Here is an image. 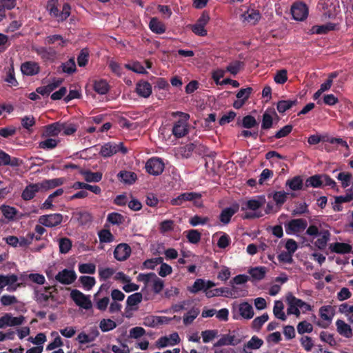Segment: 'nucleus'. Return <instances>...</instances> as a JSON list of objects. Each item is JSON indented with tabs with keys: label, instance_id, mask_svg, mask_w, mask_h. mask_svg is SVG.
I'll list each match as a JSON object with an SVG mask.
<instances>
[{
	"label": "nucleus",
	"instance_id": "obj_51",
	"mask_svg": "<svg viewBox=\"0 0 353 353\" xmlns=\"http://www.w3.org/2000/svg\"><path fill=\"white\" fill-rule=\"evenodd\" d=\"M199 314V310L197 308H192L183 316V323L185 325L191 324L193 321L197 317Z\"/></svg>",
	"mask_w": 353,
	"mask_h": 353
},
{
	"label": "nucleus",
	"instance_id": "obj_28",
	"mask_svg": "<svg viewBox=\"0 0 353 353\" xmlns=\"http://www.w3.org/2000/svg\"><path fill=\"white\" fill-rule=\"evenodd\" d=\"M285 185L293 191L303 190L305 185L301 176H295L292 179L287 180Z\"/></svg>",
	"mask_w": 353,
	"mask_h": 353
},
{
	"label": "nucleus",
	"instance_id": "obj_29",
	"mask_svg": "<svg viewBox=\"0 0 353 353\" xmlns=\"http://www.w3.org/2000/svg\"><path fill=\"white\" fill-rule=\"evenodd\" d=\"M290 194L285 191H275L272 194H268V197H272L278 207L282 206L287 201L288 196Z\"/></svg>",
	"mask_w": 353,
	"mask_h": 353
},
{
	"label": "nucleus",
	"instance_id": "obj_52",
	"mask_svg": "<svg viewBox=\"0 0 353 353\" xmlns=\"http://www.w3.org/2000/svg\"><path fill=\"white\" fill-rule=\"evenodd\" d=\"M58 143V140L48 137L46 140L39 143V148L43 150H52L57 146Z\"/></svg>",
	"mask_w": 353,
	"mask_h": 353
},
{
	"label": "nucleus",
	"instance_id": "obj_26",
	"mask_svg": "<svg viewBox=\"0 0 353 353\" xmlns=\"http://www.w3.org/2000/svg\"><path fill=\"white\" fill-rule=\"evenodd\" d=\"M118 152V147L116 143H107L101 146L99 154L103 157H110Z\"/></svg>",
	"mask_w": 353,
	"mask_h": 353
},
{
	"label": "nucleus",
	"instance_id": "obj_58",
	"mask_svg": "<svg viewBox=\"0 0 353 353\" xmlns=\"http://www.w3.org/2000/svg\"><path fill=\"white\" fill-rule=\"evenodd\" d=\"M205 281L202 279H197L192 286L188 288V291L192 294H196L199 291H205Z\"/></svg>",
	"mask_w": 353,
	"mask_h": 353
},
{
	"label": "nucleus",
	"instance_id": "obj_34",
	"mask_svg": "<svg viewBox=\"0 0 353 353\" xmlns=\"http://www.w3.org/2000/svg\"><path fill=\"white\" fill-rule=\"evenodd\" d=\"M297 99L294 100H281L277 103L276 108L279 113H284L290 110L293 105H296Z\"/></svg>",
	"mask_w": 353,
	"mask_h": 353
},
{
	"label": "nucleus",
	"instance_id": "obj_39",
	"mask_svg": "<svg viewBox=\"0 0 353 353\" xmlns=\"http://www.w3.org/2000/svg\"><path fill=\"white\" fill-rule=\"evenodd\" d=\"M244 67V63L241 61H234L231 62L225 68V71L231 74L236 75Z\"/></svg>",
	"mask_w": 353,
	"mask_h": 353
},
{
	"label": "nucleus",
	"instance_id": "obj_8",
	"mask_svg": "<svg viewBox=\"0 0 353 353\" xmlns=\"http://www.w3.org/2000/svg\"><path fill=\"white\" fill-rule=\"evenodd\" d=\"M63 215L60 213H54L40 216L39 223L48 228L56 227L61 223Z\"/></svg>",
	"mask_w": 353,
	"mask_h": 353
},
{
	"label": "nucleus",
	"instance_id": "obj_3",
	"mask_svg": "<svg viewBox=\"0 0 353 353\" xmlns=\"http://www.w3.org/2000/svg\"><path fill=\"white\" fill-rule=\"evenodd\" d=\"M201 198V194L200 193L186 192L172 199L171 203L173 205H182L185 201H193L195 206L200 207L202 205Z\"/></svg>",
	"mask_w": 353,
	"mask_h": 353
},
{
	"label": "nucleus",
	"instance_id": "obj_18",
	"mask_svg": "<svg viewBox=\"0 0 353 353\" xmlns=\"http://www.w3.org/2000/svg\"><path fill=\"white\" fill-rule=\"evenodd\" d=\"M61 122L57 121L44 126L43 137H57L61 133Z\"/></svg>",
	"mask_w": 353,
	"mask_h": 353
},
{
	"label": "nucleus",
	"instance_id": "obj_4",
	"mask_svg": "<svg viewBox=\"0 0 353 353\" xmlns=\"http://www.w3.org/2000/svg\"><path fill=\"white\" fill-rule=\"evenodd\" d=\"M32 50L37 53L44 62H54L57 58V52L53 47L33 46Z\"/></svg>",
	"mask_w": 353,
	"mask_h": 353
},
{
	"label": "nucleus",
	"instance_id": "obj_20",
	"mask_svg": "<svg viewBox=\"0 0 353 353\" xmlns=\"http://www.w3.org/2000/svg\"><path fill=\"white\" fill-rule=\"evenodd\" d=\"M40 190V186L38 183H31L26 187L23 190L21 197L25 201H29L32 199L36 193Z\"/></svg>",
	"mask_w": 353,
	"mask_h": 353
},
{
	"label": "nucleus",
	"instance_id": "obj_32",
	"mask_svg": "<svg viewBox=\"0 0 353 353\" xmlns=\"http://www.w3.org/2000/svg\"><path fill=\"white\" fill-rule=\"evenodd\" d=\"M323 184V181L321 179V174H315L308 177L305 182V187H312L318 188L321 187Z\"/></svg>",
	"mask_w": 353,
	"mask_h": 353
},
{
	"label": "nucleus",
	"instance_id": "obj_17",
	"mask_svg": "<svg viewBox=\"0 0 353 353\" xmlns=\"http://www.w3.org/2000/svg\"><path fill=\"white\" fill-rule=\"evenodd\" d=\"M241 343V339L236 338L235 335L223 334L214 344V347H221L224 345H236Z\"/></svg>",
	"mask_w": 353,
	"mask_h": 353
},
{
	"label": "nucleus",
	"instance_id": "obj_15",
	"mask_svg": "<svg viewBox=\"0 0 353 353\" xmlns=\"http://www.w3.org/2000/svg\"><path fill=\"white\" fill-rule=\"evenodd\" d=\"M136 92L141 97L148 98L152 94V85L146 81H139L136 85Z\"/></svg>",
	"mask_w": 353,
	"mask_h": 353
},
{
	"label": "nucleus",
	"instance_id": "obj_47",
	"mask_svg": "<svg viewBox=\"0 0 353 353\" xmlns=\"http://www.w3.org/2000/svg\"><path fill=\"white\" fill-rule=\"evenodd\" d=\"M117 327V323L110 319H103L99 323V327L103 332L114 330Z\"/></svg>",
	"mask_w": 353,
	"mask_h": 353
},
{
	"label": "nucleus",
	"instance_id": "obj_27",
	"mask_svg": "<svg viewBox=\"0 0 353 353\" xmlns=\"http://www.w3.org/2000/svg\"><path fill=\"white\" fill-rule=\"evenodd\" d=\"M242 17L251 25H255L261 19V14L258 10L251 9L245 12Z\"/></svg>",
	"mask_w": 353,
	"mask_h": 353
},
{
	"label": "nucleus",
	"instance_id": "obj_14",
	"mask_svg": "<svg viewBox=\"0 0 353 353\" xmlns=\"http://www.w3.org/2000/svg\"><path fill=\"white\" fill-rule=\"evenodd\" d=\"M239 205L234 203L232 206L224 208L219 214L220 221L227 225L230 222L231 218L239 211Z\"/></svg>",
	"mask_w": 353,
	"mask_h": 353
},
{
	"label": "nucleus",
	"instance_id": "obj_22",
	"mask_svg": "<svg viewBox=\"0 0 353 353\" xmlns=\"http://www.w3.org/2000/svg\"><path fill=\"white\" fill-rule=\"evenodd\" d=\"M352 245L345 243H334L330 245L331 252L337 254H347L352 252Z\"/></svg>",
	"mask_w": 353,
	"mask_h": 353
},
{
	"label": "nucleus",
	"instance_id": "obj_38",
	"mask_svg": "<svg viewBox=\"0 0 353 353\" xmlns=\"http://www.w3.org/2000/svg\"><path fill=\"white\" fill-rule=\"evenodd\" d=\"M292 299H296V297L291 293H289L286 297V301L289 305L287 310V313L288 314H294L296 316H299L300 315L299 306H296L293 304L294 301H292Z\"/></svg>",
	"mask_w": 353,
	"mask_h": 353
},
{
	"label": "nucleus",
	"instance_id": "obj_19",
	"mask_svg": "<svg viewBox=\"0 0 353 353\" xmlns=\"http://www.w3.org/2000/svg\"><path fill=\"white\" fill-rule=\"evenodd\" d=\"M21 161L17 157H11L8 154L0 150V166L10 165L17 167L20 165Z\"/></svg>",
	"mask_w": 353,
	"mask_h": 353
},
{
	"label": "nucleus",
	"instance_id": "obj_13",
	"mask_svg": "<svg viewBox=\"0 0 353 353\" xmlns=\"http://www.w3.org/2000/svg\"><path fill=\"white\" fill-rule=\"evenodd\" d=\"M132 250L127 243H120L114 249V257L119 261H125L131 254Z\"/></svg>",
	"mask_w": 353,
	"mask_h": 353
},
{
	"label": "nucleus",
	"instance_id": "obj_62",
	"mask_svg": "<svg viewBox=\"0 0 353 353\" xmlns=\"http://www.w3.org/2000/svg\"><path fill=\"white\" fill-rule=\"evenodd\" d=\"M89 60V52L88 49L83 48L81 50L79 54L77 57V63L79 67L85 66Z\"/></svg>",
	"mask_w": 353,
	"mask_h": 353
},
{
	"label": "nucleus",
	"instance_id": "obj_11",
	"mask_svg": "<svg viewBox=\"0 0 353 353\" xmlns=\"http://www.w3.org/2000/svg\"><path fill=\"white\" fill-rule=\"evenodd\" d=\"M307 226V222L304 219H292L285 225V230L288 234L297 233L304 230Z\"/></svg>",
	"mask_w": 353,
	"mask_h": 353
},
{
	"label": "nucleus",
	"instance_id": "obj_41",
	"mask_svg": "<svg viewBox=\"0 0 353 353\" xmlns=\"http://www.w3.org/2000/svg\"><path fill=\"white\" fill-rule=\"evenodd\" d=\"M99 332L97 330L92 333V335L87 334L85 332H81L77 336V340L81 344L88 343L94 341L95 338L98 336Z\"/></svg>",
	"mask_w": 353,
	"mask_h": 353
},
{
	"label": "nucleus",
	"instance_id": "obj_5",
	"mask_svg": "<svg viewBox=\"0 0 353 353\" xmlns=\"http://www.w3.org/2000/svg\"><path fill=\"white\" fill-rule=\"evenodd\" d=\"M145 168L148 174L159 176L163 172L165 165L161 158L152 157L146 161Z\"/></svg>",
	"mask_w": 353,
	"mask_h": 353
},
{
	"label": "nucleus",
	"instance_id": "obj_57",
	"mask_svg": "<svg viewBox=\"0 0 353 353\" xmlns=\"http://www.w3.org/2000/svg\"><path fill=\"white\" fill-rule=\"evenodd\" d=\"M125 68L138 74H144L148 73L144 67L139 61L125 64Z\"/></svg>",
	"mask_w": 353,
	"mask_h": 353
},
{
	"label": "nucleus",
	"instance_id": "obj_2",
	"mask_svg": "<svg viewBox=\"0 0 353 353\" xmlns=\"http://www.w3.org/2000/svg\"><path fill=\"white\" fill-rule=\"evenodd\" d=\"M174 114L179 115L181 119L174 123L172 132L175 137L182 138L189 132L188 121L190 115L182 112H176Z\"/></svg>",
	"mask_w": 353,
	"mask_h": 353
},
{
	"label": "nucleus",
	"instance_id": "obj_21",
	"mask_svg": "<svg viewBox=\"0 0 353 353\" xmlns=\"http://www.w3.org/2000/svg\"><path fill=\"white\" fill-rule=\"evenodd\" d=\"M336 330L339 334L346 338L352 336V330L350 325L347 324L344 321L338 319L336 321Z\"/></svg>",
	"mask_w": 353,
	"mask_h": 353
},
{
	"label": "nucleus",
	"instance_id": "obj_64",
	"mask_svg": "<svg viewBox=\"0 0 353 353\" xmlns=\"http://www.w3.org/2000/svg\"><path fill=\"white\" fill-rule=\"evenodd\" d=\"M352 200H353V187L347 190L345 196H338L335 197V203L337 204L350 202Z\"/></svg>",
	"mask_w": 353,
	"mask_h": 353
},
{
	"label": "nucleus",
	"instance_id": "obj_23",
	"mask_svg": "<svg viewBox=\"0 0 353 353\" xmlns=\"http://www.w3.org/2000/svg\"><path fill=\"white\" fill-rule=\"evenodd\" d=\"M117 177L120 181L128 185L133 184L137 179L136 173L126 170L120 171Z\"/></svg>",
	"mask_w": 353,
	"mask_h": 353
},
{
	"label": "nucleus",
	"instance_id": "obj_24",
	"mask_svg": "<svg viewBox=\"0 0 353 353\" xmlns=\"http://www.w3.org/2000/svg\"><path fill=\"white\" fill-rule=\"evenodd\" d=\"M63 178H55L52 179H46L39 183L40 189L49 190L63 184Z\"/></svg>",
	"mask_w": 353,
	"mask_h": 353
},
{
	"label": "nucleus",
	"instance_id": "obj_63",
	"mask_svg": "<svg viewBox=\"0 0 353 353\" xmlns=\"http://www.w3.org/2000/svg\"><path fill=\"white\" fill-rule=\"evenodd\" d=\"M78 268H79V271L81 274H94L95 271H96V265L94 263H79Z\"/></svg>",
	"mask_w": 353,
	"mask_h": 353
},
{
	"label": "nucleus",
	"instance_id": "obj_54",
	"mask_svg": "<svg viewBox=\"0 0 353 353\" xmlns=\"http://www.w3.org/2000/svg\"><path fill=\"white\" fill-rule=\"evenodd\" d=\"M241 125L245 128L250 129L258 126L259 123L254 117L247 115L242 119Z\"/></svg>",
	"mask_w": 353,
	"mask_h": 353
},
{
	"label": "nucleus",
	"instance_id": "obj_48",
	"mask_svg": "<svg viewBox=\"0 0 353 353\" xmlns=\"http://www.w3.org/2000/svg\"><path fill=\"white\" fill-rule=\"evenodd\" d=\"M79 281L83 288L86 290H90L96 283V280L93 276H81L79 277Z\"/></svg>",
	"mask_w": 353,
	"mask_h": 353
},
{
	"label": "nucleus",
	"instance_id": "obj_59",
	"mask_svg": "<svg viewBox=\"0 0 353 353\" xmlns=\"http://www.w3.org/2000/svg\"><path fill=\"white\" fill-rule=\"evenodd\" d=\"M77 219L81 225H87L92 221V216L88 211L77 213Z\"/></svg>",
	"mask_w": 353,
	"mask_h": 353
},
{
	"label": "nucleus",
	"instance_id": "obj_55",
	"mask_svg": "<svg viewBox=\"0 0 353 353\" xmlns=\"http://www.w3.org/2000/svg\"><path fill=\"white\" fill-rule=\"evenodd\" d=\"M83 175L87 182H99L102 179L103 176L100 172H93L92 171H85Z\"/></svg>",
	"mask_w": 353,
	"mask_h": 353
},
{
	"label": "nucleus",
	"instance_id": "obj_61",
	"mask_svg": "<svg viewBox=\"0 0 353 353\" xmlns=\"http://www.w3.org/2000/svg\"><path fill=\"white\" fill-rule=\"evenodd\" d=\"M268 319L269 316L267 313L255 318L252 323V328L256 330H259Z\"/></svg>",
	"mask_w": 353,
	"mask_h": 353
},
{
	"label": "nucleus",
	"instance_id": "obj_33",
	"mask_svg": "<svg viewBox=\"0 0 353 353\" xmlns=\"http://www.w3.org/2000/svg\"><path fill=\"white\" fill-rule=\"evenodd\" d=\"M319 315L322 319L331 321L334 315V310L331 305H323L319 309Z\"/></svg>",
	"mask_w": 353,
	"mask_h": 353
},
{
	"label": "nucleus",
	"instance_id": "obj_37",
	"mask_svg": "<svg viewBox=\"0 0 353 353\" xmlns=\"http://www.w3.org/2000/svg\"><path fill=\"white\" fill-rule=\"evenodd\" d=\"M98 236L101 243H110L114 241V236L110 230L102 229L98 232Z\"/></svg>",
	"mask_w": 353,
	"mask_h": 353
},
{
	"label": "nucleus",
	"instance_id": "obj_56",
	"mask_svg": "<svg viewBox=\"0 0 353 353\" xmlns=\"http://www.w3.org/2000/svg\"><path fill=\"white\" fill-rule=\"evenodd\" d=\"M34 299L42 307H47L48 302L50 300V296L46 293L40 292L37 290H34Z\"/></svg>",
	"mask_w": 353,
	"mask_h": 353
},
{
	"label": "nucleus",
	"instance_id": "obj_9",
	"mask_svg": "<svg viewBox=\"0 0 353 353\" xmlns=\"http://www.w3.org/2000/svg\"><path fill=\"white\" fill-rule=\"evenodd\" d=\"M291 14L296 21H303L308 15V8L303 2H295L291 7Z\"/></svg>",
	"mask_w": 353,
	"mask_h": 353
},
{
	"label": "nucleus",
	"instance_id": "obj_49",
	"mask_svg": "<svg viewBox=\"0 0 353 353\" xmlns=\"http://www.w3.org/2000/svg\"><path fill=\"white\" fill-rule=\"evenodd\" d=\"M330 233L328 230H325L322 232V236L321 238L318 239L315 241V245L319 250H324L327 245V241L330 240Z\"/></svg>",
	"mask_w": 353,
	"mask_h": 353
},
{
	"label": "nucleus",
	"instance_id": "obj_7",
	"mask_svg": "<svg viewBox=\"0 0 353 353\" xmlns=\"http://www.w3.org/2000/svg\"><path fill=\"white\" fill-rule=\"evenodd\" d=\"M70 297L78 306L85 310L92 308V304L89 296L81 291L76 289L72 290L70 292Z\"/></svg>",
	"mask_w": 353,
	"mask_h": 353
},
{
	"label": "nucleus",
	"instance_id": "obj_45",
	"mask_svg": "<svg viewBox=\"0 0 353 353\" xmlns=\"http://www.w3.org/2000/svg\"><path fill=\"white\" fill-rule=\"evenodd\" d=\"M107 221L112 225H119L125 221L124 216L117 212H111L108 214Z\"/></svg>",
	"mask_w": 353,
	"mask_h": 353
},
{
	"label": "nucleus",
	"instance_id": "obj_42",
	"mask_svg": "<svg viewBox=\"0 0 353 353\" xmlns=\"http://www.w3.org/2000/svg\"><path fill=\"white\" fill-rule=\"evenodd\" d=\"M284 305L281 301H276L273 308L274 315L282 321L286 319V316L283 312Z\"/></svg>",
	"mask_w": 353,
	"mask_h": 353
},
{
	"label": "nucleus",
	"instance_id": "obj_44",
	"mask_svg": "<svg viewBox=\"0 0 353 353\" xmlns=\"http://www.w3.org/2000/svg\"><path fill=\"white\" fill-rule=\"evenodd\" d=\"M57 41H59L58 46L61 47H64L67 43V40L64 39L60 34L48 36L45 39V43L48 45L54 44Z\"/></svg>",
	"mask_w": 353,
	"mask_h": 353
},
{
	"label": "nucleus",
	"instance_id": "obj_40",
	"mask_svg": "<svg viewBox=\"0 0 353 353\" xmlns=\"http://www.w3.org/2000/svg\"><path fill=\"white\" fill-rule=\"evenodd\" d=\"M266 272L267 268L265 267L259 266L252 268L249 273L253 279L259 281L265 277Z\"/></svg>",
	"mask_w": 353,
	"mask_h": 353
},
{
	"label": "nucleus",
	"instance_id": "obj_31",
	"mask_svg": "<svg viewBox=\"0 0 353 353\" xmlns=\"http://www.w3.org/2000/svg\"><path fill=\"white\" fill-rule=\"evenodd\" d=\"M274 124V121L272 117L268 114L267 112H264L262 116V122L261 126L260 135L262 136L264 134V132L270 129Z\"/></svg>",
	"mask_w": 353,
	"mask_h": 353
},
{
	"label": "nucleus",
	"instance_id": "obj_46",
	"mask_svg": "<svg viewBox=\"0 0 353 353\" xmlns=\"http://www.w3.org/2000/svg\"><path fill=\"white\" fill-rule=\"evenodd\" d=\"M293 126L292 125H286L278 130L273 137H270L272 141L274 139H279L287 137L292 131Z\"/></svg>",
	"mask_w": 353,
	"mask_h": 353
},
{
	"label": "nucleus",
	"instance_id": "obj_35",
	"mask_svg": "<svg viewBox=\"0 0 353 353\" xmlns=\"http://www.w3.org/2000/svg\"><path fill=\"white\" fill-rule=\"evenodd\" d=\"M94 90L99 94H105L110 90V85L105 80L100 79L94 81Z\"/></svg>",
	"mask_w": 353,
	"mask_h": 353
},
{
	"label": "nucleus",
	"instance_id": "obj_53",
	"mask_svg": "<svg viewBox=\"0 0 353 353\" xmlns=\"http://www.w3.org/2000/svg\"><path fill=\"white\" fill-rule=\"evenodd\" d=\"M95 301V307L100 311L106 310L108 305L110 303V298L108 296H104L102 298L97 296L96 299L94 297Z\"/></svg>",
	"mask_w": 353,
	"mask_h": 353
},
{
	"label": "nucleus",
	"instance_id": "obj_10",
	"mask_svg": "<svg viewBox=\"0 0 353 353\" xmlns=\"http://www.w3.org/2000/svg\"><path fill=\"white\" fill-rule=\"evenodd\" d=\"M143 295L141 292L134 293L127 298L126 307L125 308V317L130 318L131 314H128L129 311H135L138 305L142 301Z\"/></svg>",
	"mask_w": 353,
	"mask_h": 353
},
{
	"label": "nucleus",
	"instance_id": "obj_12",
	"mask_svg": "<svg viewBox=\"0 0 353 353\" xmlns=\"http://www.w3.org/2000/svg\"><path fill=\"white\" fill-rule=\"evenodd\" d=\"M55 279L63 285H70L77 279V274L73 270L64 269L57 273Z\"/></svg>",
	"mask_w": 353,
	"mask_h": 353
},
{
	"label": "nucleus",
	"instance_id": "obj_16",
	"mask_svg": "<svg viewBox=\"0 0 353 353\" xmlns=\"http://www.w3.org/2000/svg\"><path fill=\"white\" fill-rule=\"evenodd\" d=\"M21 70L23 74L33 76L40 72V67L37 62L26 61L21 64Z\"/></svg>",
	"mask_w": 353,
	"mask_h": 353
},
{
	"label": "nucleus",
	"instance_id": "obj_30",
	"mask_svg": "<svg viewBox=\"0 0 353 353\" xmlns=\"http://www.w3.org/2000/svg\"><path fill=\"white\" fill-rule=\"evenodd\" d=\"M240 314L246 319H250L254 316V311L252 305L248 302L241 303L239 306Z\"/></svg>",
	"mask_w": 353,
	"mask_h": 353
},
{
	"label": "nucleus",
	"instance_id": "obj_1",
	"mask_svg": "<svg viewBox=\"0 0 353 353\" xmlns=\"http://www.w3.org/2000/svg\"><path fill=\"white\" fill-rule=\"evenodd\" d=\"M50 14L56 18L58 21H63L70 14L71 7L69 3H65L63 5L62 10L58 9V0H48L46 6Z\"/></svg>",
	"mask_w": 353,
	"mask_h": 353
},
{
	"label": "nucleus",
	"instance_id": "obj_43",
	"mask_svg": "<svg viewBox=\"0 0 353 353\" xmlns=\"http://www.w3.org/2000/svg\"><path fill=\"white\" fill-rule=\"evenodd\" d=\"M72 246V243L69 238L63 237L59 240V252L61 254L68 253L71 250Z\"/></svg>",
	"mask_w": 353,
	"mask_h": 353
},
{
	"label": "nucleus",
	"instance_id": "obj_25",
	"mask_svg": "<svg viewBox=\"0 0 353 353\" xmlns=\"http://www.w3.org/2000/svg\"><path fill=\"white\" fill-rule=\"evenodd\" d=\"M336 24L333 23H327L321 26H314L312 27L310 32L312 34H325L331 30H334Z\"/></svg>",
	"mask_w": 353,
	"mask_h": 353
},
{
	"label": "nucleus",
	"instance_id": "obj_6",
	"mask_svg": "<svg viewBox=\"0 0 353 353\" xmlns=\"http://www.w3.org/2000/svg\"><path fill=\"white\" fill-rule=\"evenodd\" d=\"M323 14L325 19H334L340 11L338 0H324L322 3Z\"/></svg>",
	"mask_w": 353,
	"mask_h": 353
},
{
	"label": "nucleus",
	"instance_id": "obj_36",
	"mask_svg": "<svg viewBox=\"0 0 353 353\" xmlns=\"http://www.w3.org/2000/svg\"><path fill=\"white\" fill-rule=\"evenodd\" d=\"M150 30L156 34H163L165 32V25L156 18H152L149 24Z\"/></svg>",
	"mask_w": 353,
	"mask_h": 353
},
{
	"label": "nucleus",
	"instance_id": "obj_60",
	"mask_svg": "<svg viewBox=\"0 0 353 353\" xmlns=\"http://www.w3.org/2000/svg\"><path fill=\"white\" fill-rule=\"evenodd\" d=\"M196 145L194 143H190L188 144L185 145L180 148V153L181 156L184 158H189L191 157L192 152L195 150V146Z\"/></svg>",
	"mask_w": 353,
	"mask_h": 353
},
{
	"label": "nucleus",
	"instance_id": "obj_50",
	"mask_svg": "<svg viewBox=\"0 0 353 353\" xmlns=\"http://www.w3.org/2000/svg\"><path fill=\"white\" fill-rule=\"evenodd\" d=\"M61 132H63V135H72L77 130V124L61 122Z\"/></svg>",
	"mask_w": 353,
	"mask_h": 353
}]
</instances>
